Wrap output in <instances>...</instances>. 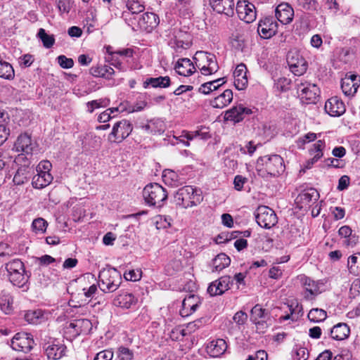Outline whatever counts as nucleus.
Returning <instances> with one entry per match:
<instances>
[{
  "mask_svg": "<svg viewBox=\"0 0 360 360\" xmlns=\"http://www.w3.org/2000/svg\"><path fill=\"white\" fill-rule=\"evenodd\" d=\"M6 276L9 281L18 288L27 287L29 276L26 274L23 262L19 259H13L5 264Z\"/></svg>",
  "mask_w": 360,
  "mask_h": 360,
  "instance_id": "f257e3e1",
  "label": "nucleus"
},
{
  "mask_svg": "<svg viewBox=\"0 0 360 360\" xmlns=\"http://www.w3.org/2000/svg\"><path fill=\"white\" fill-rule=\"evenodd\" d=\"M145 203L149 207H162L167 200L168 193L158 183L147 184L143 190Z\"/></svg>",
  "mask_w": 360,
  "mask_h": 360,
  "instance_id": "f03ea898",
  "label": "nucleus"
},
{
  "mask_svg": "<svg viewBox=\"0 0 360 360\" xmlns=\"http://www.w3.org/2000/svg\"><path fill=\"white\" fill-rule=\"evenodd\" d=\"M99 288L105 292L115 291L122 282L120 273L114 268L103 269L99 273Z\"/></svg>",
  "mask_w": 360,
  "mask_h": 360,
  "instance_id": "7ed1b4c3",
  "label": "nucleus"
},
{
  "mask_svg": "<svg viewBox=\"0 0 360 360\" xmlns=\"http://www.w3.org/2000/svg\"><path fill=\"white\" fill-rule=\"evenodd\" d=\"M257 164L259 170L264 169L268 174L274 176L281 174L285 169L283 160L278 155L260 157Z\"/></svg>",
  "mask_w": 360,
  "mask_h": 360,
  "instance_id": "20e7f679",
  "label": "nucleus"
},
{
  "mask_svg": "<svg viewBox=\"0 0 360 360\" xmlns=\"http://www.w3.org/2000/svg\"><path fill=\"white\" fill-rule=\"evenodd\" d=\"M193 59L195 61L196 66L203 75H211L216 73L219 70L216 56L212 53L197 51Z\"/></svg>",
  "mask_w": 360,
  "mask_h": 360,
  "instance_id": "39448f33",
  "label": "nucleus"
},
{
  "mask_svg": "<svg viewBox=\"0 0 360 360\" xmlns=\"http://www.w3.org/2000/svg\"><path fill=\"white\" fill-rule=\"evenodd\" d=\"M256 221L262 228L269 229L278 223L275 212L265 205L259 206L255 212Z\"/></svg>",
  "mask_w": 360,
  "mask_h": 360,
  "instance_id": "423d86ee",
  "label": "nucleus"
},
{
  "mask_svg": "<svg viewBox=\"0 0 360 360\" xmlns=\"http://www.w3.org/2000/svg\"><path fill=\"white\" fill-rule=\"evenodd\" d=\"M133 130L132 124L127 120H122L115 123L108 139L111 143H120L127 139Z\"/></svg>",
  "mask_w": 360,
  "mask_h": 360,
  "instance_id": "0eeeda50",
  "label": "nucleus"
},
{
  "mask_svg": "<svg viewBox=\"0 0 360 360\" xmlns=\"http://www.w3.org/2000/svg\"><path fill=\"white\" fill-rule=\"evenodd\" d=\"M44 349L49 360H59L65 356L67 347L63 341L53 339L44 345Z\"/></svg>",
  "mask_w": 360,
  "mask_h": 360,
  "instance_id": "6e6552de",
  "label": "nucleus"
},
{
  "mask_svg": "<svg viewBox=\"0 0 360 360\" xmlns=\"http://www.w3.org/2000/svg\"><path fill=\"white\" fill-rule=\"evenodd\" d=\"M91 322L86 319H75L66 326L65 333L72 338L87 335L92 329Z\"/></svg>",
  "mask_w": 360,
  "mask_h": 360,
  "instance_id": "1a4fd4ad",
  "label": "nucleus"
},
{
  "mask_svg": "<svg viewBox=\"0 0 360 360\" xmlns=\"http://www.w3.org/2000/svg\"><path fill=\"white\" fill-rule=\"evenodd\" d=\"M201 191L191 186L181 188V206L185 208L195 206L202 200Z\"/></svg>",
  "mask_w": 360,
  "mask_h": 360,
  "instance_id": "9d476101",
  "label": "nucleus"
},
{
  "mask_svg": "<svg viewBox=\"0 0 360 360\" xmlns=\"http://www.w3.org/2000/svg\"><path fill=\"white\" fill-rule=\"evenodd\" d=\"M34 345V341L32 335L25 332L16 333L11 340L12 348L24 353L29 352Z\"/></svg>",
  "mask_w": 360,
  "mask_h": 360,
  "instance_id": "9b49d317",
  "label": "nucleus"
},
{
  "mask_svg": "<svg viewBox=\"0 0 360 360\" xmlns=\"http://www.w3.org/2000/svg\"><path fill=\"white\" fill-rule=\"evenodd\" d=\"M287 63L290 70L296 75H303L307 69V64L304 58L296 51H290L287 55Z\"/></svg>",
  "mask_w": 360,
  "mask_h": 360,
  "instance_id": "f8f14e48",
  "label": "nucleus"
},
{
  "mask_svg": "<svg viewBox=\"0 0 360 360\" xmlns=\"http://www.w3.org/2000/svg\"><path fill=\"white\" fill-rule=\"evenodd\" d=\"M297 92L302 100L307 103H315L319 94V89L314 84L308 82L297 84Z\"/></svg>",
  "mask_w": 360,
  "mask_h": 360,
  "instance_id": "ddd939ff",
  "label": "nucleus"
},
{
  "mask_svg": "<svg viewBox=\"0 0 360 360\" xmlns=\"http://www.w3.org/2000/svg\"><path fill=\"white\" fill-rule=\"evenodd\" d=\"M236 10L239 18L247 23H250L256 19L255 7L252 3L246 1H238Z\"/></svg>",
  "mask_w": 360,
  "mask_h": 360,
  "instance_id": "4468645a",
  "label": "nucleus"
},
{
  "mask_svg": "<svg viewBox=\"0 0 360 360\" xmlns=\"http://www.w3.org/2000/svg\"><path fill=\"white\" fill-rule=\"evenodd\" d=\"M278 31V23L272 17L262 19L257 27L259 34L263 39H269L274 36Z\"/></svg>",
  "mask_w": 360,
  "mask_h": 360,
  "instance_id": "2eb2a0df",
  "label": "nucleus"
},
{
  "mask_svg": "<svg viewBox=\"0 0 360 360\" xmlns=\"http://www.w3.org/2000/svg\"><path fill=\"white\" fill-rule=\"evenodd\" d=\"M300 280L302 287L305 290L304 298L306 300H313L321 292L320 285H323V283L321 281H315L304 275L300 276Z\"/></svg>",
  "mask_w": 360,
  "mask_h": 360,
  "instance_id": "dca6fc26",
  "label": "nucleus"
},
{
  "mask_svg": "<svg viewBox=\"0 0 360 360\" xmlns=\"http://www.w3.org/2000/svg\"><path fill=\"white\" fill-rule=\"evenodd\" d=\"M233 281L229 276H224L213 281L207 288V292L211 296L221 295L227 291Z\"/></svg>",
  "mask_w": 360,
  "mask_h": 360,
  "instance_id": "f3484780",
  "label": "nucleus"
},
{
  "mask_svg": "<svg viewBox=\"0 0 360 360\" xmlns=\"http://www.w3.org/2000/svg\"><path fill=\"white\" fill-rule=\"evenodd\" d=\"M360 86V77L354 74H347L341 80V89L345 95L354 96Z\"/></svg>",
  "mask_w": 360,
  "mask_h": 360,
  "instance_id": "a211bd4d",
  "label": "nucleus"
},
{
  "mask_svg": "<svg viewBox=\"0 0 360 360\" xmlns=\"http://www.w3.org/2000/svg\"><path fill=\"white\" fill-rule=\"evenodd\" d=\"M275 15L282 24L287 25L292 21L294 10L288 3L283 2L276 8Z\"/></svg>",
  "mask_w": 360,
  "mask_h": 360,
  "instance_id": "6ab92c4d",
  "label": "nucleus"
},
{
  "mask_svg": "<svg viewBox=\"0 0 360 360\" xmlns=\"http://www.w3.org/2000/svg\"><path fill=\"white\" fill-rule=\"evenodd\" d=\"M319 198V193L314 188H310L300 193L295 199V202L300 209L309 206L311 203L316 202Z\"/></svg>",
  "mask_w": 360,
  "mask_h": 360,
  "instance_id": "aec40b11",
  "label": "nucleus"
},
{
  "mask_svg": "<svg viewBox=\"0 0 360 360\" xmlns=\"http://www.w3.org/2000/svg\"><path fill=\"white\" fill-rule=\"evenodd\" d=\"M200 303L198 296L195 294H188L181 302V317L188 316L194 311Z\"/></svg>",
  "mask_w": 360,
  "mask_h": 360,
  "instance_id": "412c9836",
  "label": "nucleus"
},
{
  "mask_svg": "<svg viewBox=\"0 0 360 360\" xmlns=\"http://www.w3.org/2000/svg\"><path fill=\"white\" fill-rule=\"evenodd\" d=\"M325 110L330 116L339 117L345 112V106L340 98L334 96L326 102Z\"/></svg>",
  "mask_w": 360,
  "mask_h": 360,
  "instance_id": "4be33fe9",
  "label": "nucleus"
},
{
  "mask_svg": "<svg viewBox=\"0 0 360 360\" xmlns=\"http://www.w3.org/2000/svg\"><path fill=\"white\" fill-rule=\"evenodd\" d=\"M251 113L252 110L250 108L239 105L227 110L225 113L224 119L233 121V122H239L245 118V115Z\"/></svg>",
  "mask_w": 360,
  "mask_h": 360,
  "instance_id": "5701e85b",
  "label": "nucleus"
},
{
  "mask_svg": "<svg viewBox=\"0 0 360 360\" xmlns=\"http://www.w3.org/2000/svg\"><path fill=\"white\" fill-rule=\"evenodd\" d=\"M210 4L214 11L232 16L234 13L233 0H210Z\"/></svg>",
  "mask_w": 360,
  "mask_h": 360,
  "instance_id": "b1692460",
  "label": "nucleus"
},
{
  "mask_svg": "<svg viewBox=\"0 0 360 360\" xmlns=\"http://www.w3.org/2000/svg\"><path fill=\"white\" fill-rule=\"evenodd\" d=\"M137 301V298L133 294L124 292L116 296L113 300V304L116 307L129 309L136 305Z\"/></svg>",
  "mask_w": 360,
  "mask_h": 360,
  "instance_id": "393cba45",
  "label": "nucleus"
},
{
  "mask_svg": "<svg viewBox=\"0 0 360 360\" xmlns=\"http://www.w3.org/2000/svg\"><path fill=\"white\" fill-rule=\"evenodd\" d=\"M246 66L241 63L238 65L233 72L234 85L238 90L244 89L248 84V78L246 76Z\"/></svg>",
  "mask_w": 360,
  "mask_h": 360,
  "instance_id": "a878e982",
  "label": "nucleus"
},
{
  "mask_svg": "<svg viewBox=\"0 0 360 360\" xmlns=\"http://www.w3.org/2000/svg\"><path fill=\"white\" fill-rule=\"evenodd\" d=\"M227 349V345L224 340L217 339L208 343L206 347L207 353L212 357H219L222 355Z\"/></svg>",
  "mask_w": 360,
  "mask_h": 360,
  "instance_id": "bb28decb",
  "label": "nucleus"
},
{
  "mask_svg": "<svg viewBox=\"0 0 360 360\" xmlns=\"http://www.w3.org/2000/svg\"><path fill=\"white\" fill-rule=\"evenodd\" d=\"M14 147L18 152H23L26 154H31L33 150V143L31 136L27 134H21L17 139Z\"/></svg>",
  "mask_w": 360,
  "mask_h": 360,
  "instance_id": "cd10ccee",
  "label": "nucleus"
},
{
  "mask_svg": "<svg viewBox=\"0 0 360 360\" xmlns=\"http://www.w3.org/2000/svg\"><path fill=\"white\" fill-rule=\"evenodd\" d=\"M89 73L94 77H102L109 80L112 79L115 70L108 65L98 64L89 69Z\"/></svg>",
  "mask_w": 360,
  "mask_h": 360,
  "instance_id": "c85d7f7f",
  "label": "nucleus"
},
{
  "mask_svg": "<svg viewBox=\"0 0 360 360\" xmlns=\"http://www.w3.org/2000/svg\"><path fill=\"white\" fill-rule=\"evenodd\" d=\"M232 100V91L231 89H226L222 94L215 97L211 101V105L215 108H223L228 105Z\"/></svg>",
  "mask_w": 360,
  "mask_h": 360,
  "instance_id": "c756f323",
  "label": "nucleus"
},
{
  "mask_svg": "<svg viewBox=\"0 0 360 360\" xmlns=\"http://www.w3.org/2000/svg\"><path fill=\"white\" fill-rule=\"evenodd\" d=\"M170 85V78L168 76L158 77H148L143 84L145 89L151 86L153 88H166Z\"/></svg>",
  "mask_w": 360,
  "mask_h": 360,
  "instance_id": "7c9ffc66",
  "label": "nucleus"
},
{
  "mask_svg": "<svg viewBox=\"0 0 360 360\" xmlns=\"http://www.w3.org/2000/svg\"><path fill=\"white\" fill-rule=\"evenodd\" d=\"M52 180L51 174L37 172L32 178V184L34 188L41 189L49 185Z\"/></svg>",
  "mask_w": 360,
  "mask_h": 360,
  "instance_id": "2f4dec72",
  "label": "nucleus"
},
{
  "mask_svg": "<svg viewBox=\"0 0 360 360\" xmlns=\"http://www.w3.org/2000/svg\"><path fill=\"white\" fill-rule=\"evenodd\" d=\"M350 333L349 328L346 323H338L333 326L330 330V336L336 340H342L346 339Z\"/></svg>",
  "mask_w": 360,
  "mask_h": 360,
  "instance_id": "473e14b6",
  "label": "nucleus"
},
{
  "mask_svg": "<svg viewBox=\"0 0 360 360\" xmlns=\"http://www.w3.org/2000/svg\"><path fill=\"white\" fill-rule=\"evenodd\" d=\"M158 16L153 13H145L142 15L141 18L139 20V25L140 27L145 30L148 28L153 29L158 24Z\"/></svg>",
  "mask_w": 360,
  "mask_h": 360,
  "instance_id": "72a5a7b5",
  "label": "nucleus"
},
{
  "mask_svg": "<svg viewBox=\"0 0 360 360\" xmlns=\"http://www.w3.org/2000/svg\"><path fill=\"white\" fill-rule=\"evenodd\" d=\"M231 259L224 253L217 255L212 262V271H220L229 266Z\"/></svg>",
  "mask_w": 360,
  "mask_h": 360,
  "instance_id": "f704fd0d",
  "label": "nucleus"
},
{
  "mask_svg": "<svg viewBox=\"0 0 360 360\" xmlns=\"http://www.w3.org/2000/svg\"><path fill=\"white\" fill-rule=\"evenodd\" d=\"M0 77L12 80L15 77V71L13 66L0 57Z\"/></svg>",
  "mask_w": 360,
  "mask_h": 360,
  "instance_id": "c9c22d12",
  "label": "nucleus"
},
{
  "mask_svg": "<svg viewBox=\"0 0 360 360\" xmlns=\"http://www.w3.org/2000/svg\"><path fill=\"white\" fill-rule=\"evenodd\" d=\"M164 183L171 187H177L179 184V175L172 169H165L162 172Z\"/></svg>",
  "mask_w": 360,
  "mask_h": 360,
  "instance_id": "e433bc0d",
  "label": "nucleus"
},
{
  "mask_svg": "<svg viewBox=\"0 0 360 360\" xmlns=\"http://www.w3.org/2000/svg\"><path fill=\"white\" fill-rule=\"evenodd\" d=\"M347 268L350 274L360 276V253L350 256L348 258Z\"/></svg>",
  "mask_w": 360,
  "mask_h": 360,
  "instance_id": "4c0bfd02",
  "label": "nucleus"
},
{
  "mask_svg": "<svg viewBox=\"0 0 360 360\" xmlns=\"http://www.w3.org/2000/svg\"><path fill=\"white\" fill-rule=\"evenodd\" d=\"M184 284L183 290L188 292V294H194V291L196 290V284L194 279V275L188 271L184 274Z\"/></svg>",
  "mask_w": 360,
  "mask_h": 360,
  "instance_id": "58836bf2",
  "label": "nucleus"
},
{
  "mask_svg": "<svg viewBox=\"0 0 360 360\" xmlns=\"http://www.w3.org/2000/svg\"><path fill=\"white\" fill-rule=\"evenodd\" d=\"M30 168L26 167H20L15 172L13 177V182L17 185H22L29 179Z\"/></svg>",
  "mask_w": 360,
  "mask_h": 360,
  "instance_id": "ea45409f",
  "label": "nucleus"
},
{
  "mask_svg": "<svg viewBox=\"0 0 360 360\" xmlns=\"http://www.w3.org/2000/svg\"><path fill=\"white\" fill-rule=\"evenodd\" d=\"M110 103V99L107 98L89 101L86 103L87 112L92 113L96 109L108 106Z\"/></svg>",
  "mask_w": 360,
  "mask_h": 360,
  "instance_id": "a19ab883",
  "label": "nucleus"
},
{
  "mask_svg": "<svg viewBox=\"0 0 360 360\" xmlns=\"http://www.w3.org/2000/svg\"><path fill=\"white\" fill-rule=\"evenodd\" d=\"M146 131L150 133H162L164 131L165 124L162 121L160 120H153L148 122L147 124L143 127Z\"/></svg>",
  "mask_w": 360,
  "mask_h": 360,
  "instance_id": "79ce46f5",
  "label": "nucleus"
},
{
  "mask_svg": "<svg viewBox=\"0 0 360 360\" xmlns=\"http://www.w3.org/2000/svg\"><path fill=\"white\" fill-rule=\"evenodd\" d=\"M307 316L310 321L318 323L324 321L327 317V314L323 309L314 308L309 311Z\"/></svg>",
  "mask_w": 360,
  "mask_h": 360,
  "instance_id": "37998d69",
  "label": "nucleus"
},
{
  "mask_svg": "<svg viewBox=\"0 0 360 360\" xmlns=\"http://www.w3.org/2000/svg\"><path fill=\"white\" fill-rule=\"evenodd\" d=\"M25 319L29 323L39 324L44 320V316L40 310L27 311L25 314Z\"/></svg>",
  "mask_w": 360,
  "mask_h": 360,
  "instance_id": "c03bdc74",
  "label": "nucleus"
},
{
  "mask_svg": "<svg viewBox=\"0 0 360 360\" xmlns=\"http://www.w3.org/2000/svg\"><path fill=\"white\" fill-rule=\"evenodd\" d=\"M266 314V309H263L259 304H256L251 309L250 319L254 323L259 324V319H264Z\"/></svg>",
  "mask_w": 360,
  "mask_h": 360,
  "instance_id": "a18cd8bd",
  "label": "nucleus"
},
{
  "mask_svg": "<svg viewBox=\"0 0 360 360\" xmlns=\"http://www.w3.org/2000/svg\"><path fill=\"white\" fill-rule=\"evenodd\" d=\"M38 37L41 40L44 47L49 49L52 47L55 43V39L53 35H49L44 29L40 28L38 34Z\"/></svg>",
  "mask_w": 360,
  "mask_h": 360,
  "instance_id": "49530a36",
  "label": "nucleus"
},
{
  "mask_svg": "<svg viewBox=\"0 0 360 360\" xmlns=\"http://www.w3.org/2000/svg\"><path fill=\"white\" fill-rule=\"evenodd\" d=\"M195 68L192 61L187 58H181V76L187 77L192 75Z\"/></svg>",
  "mask_w": 360,
  "mask_h": 360,
  "instance_id": "de8ad7c7",
  "label": "nucleus"
},
{
  "mask_svg": "<svg viewBox=\"0 0 360 360\" xmlns=\"http://www.w3.org/2000/svg\"><path fill=\"white\" fill-rule=\"evenodd\" d=\"M200 136V131H181V144L184 146H190V141H193L195 138Z\"/></svg>",
  "mask_w": 360,
  "mask_h": 360,
  "instance_id": "09e8293b",
  "label": "nucleus"
},
{
  "mask_svg": "<svg viewBox=\"0 0 360 360\" xmlns=\"http://www.w3.org/2000/svg\"><path fill=\"white\" fill-rule=\"evenodd\" d=\"M352 231L348 226H343L338 231V233L341 237L348 238L345 242L347 245H353V244L356 243L355 240H353L354 236H352Z\"/></svg>",
  "mask_w": 360,
  "mask_h": 360,
  "instance_id": "8fccbe9b",
  "label": "nucleus"
},
{
  "mask_svg": "<svg viewBox=\"0 0 360 360\" xmlns=\"http://www.w3.org/2000/svg\"><path fill=\"white\" fill-rule=\"evenodd\" d=\"M126 6L132 14L142 13L145 9L144 5L138 0H127Z\"/></svg>",
  "mask_w": 360,
  "mask_h": 360,
  "instance_id": "3c124183",
  "label": "nucleus"
},
{
  "mask_svg": "<svg viewBox=\"0 0 360 360\" xmlns=\"http://www.w3.org/2000/svg\"><path fill=\"white\" fill-rule=\"evenodd\" d=\"M47 226V221L41 217L34 219L32 223V230L35 233H44L46 231Z\"/></svg>",
  "mask_w": 360,
  "mask_h": 360,
  "instance_id": "603ef678",
  "label": "nucleus"
},
{
  "mask_svg": "<svg viewBox=\"0 0 360 360\" xmlns=\"http://www.w3.org/2000/svg\"><path fill=\"white\" fill-rule=\"evenodd\" d=\"M294 358L297 360H307L309 358L307 349L301 345H296L292 349Z\"/></svg>",
  "mask_w": 360,
  "mask_h": 360,
  "instance_id": "864d4df0",
  "label": "nucleus"
},
{
  "mask_svg": "<svg viewBox=\"0 0 360 360\" xmlns=\"http://www.w3.org/2000/svg\"><path fill=\"white\" fill-rule=\"evenodd\" d=\"M0 308L5 314H10L12 311V303L11 298L8 295L0 297Z\"/></svg>",
  "mask_w": 360,
  "mask_h": 360,
  "instance_id": "5fc2aeb1",
  "label": "nucleus"
},
{
  "mask_svg": "<svg viewBox=\"0 0 360 360\" xmlns=\"http://www.w3.org/2000/svg\"><path fill=\"white\" fill-rule=\"evenodd\" d=\"M193 1L192 0H181V9L184 8L183 15L184 18H191L193 15Z\"/></svg>",
  "mask_w": 360,
  "mask_h": 360,
  "instance_id": "6e6d98bb",
  "label": "nucleus"
},
{
  "mask_svg": "<svg viewBox=\"0 0 360 360\" xmlns=\"http://www.w3.org/2000/svg\"><path fill=\"white\" fill-rule=\"evenodd\" d=\"M117 355L120 360H134L132 351L124 347L118 348Z\"/></svg>",
  "mask_w": 360,
  "mask_h": 360,
  "instance_id": "4d7b16f0",
  "label": "nucleus"
},
{
  "mask_svg": "<svg viewBox=\"0 0 360 360\" xmlns=\"http://www.w3.org/2000/svg\"><path fill=\"white\" fill-rule=\"evenodd\" d=\"M141 274L140 269H131L124 272V277L127 281H137L141 279Z\"/></svg>",
  "mask_w": 360,
  "mask_h": 360,
  "instance_id": "13d9d810",
  "label": "nucleus"
},
{
  "mask_svg": "<svg viewBox=\"0 0 360 360\" xmlns=\"http://www.w3.org/2000/svg\"><path fill=\"white\" fill-rule=\"evenodd\" d=\"M184 112H191L193 111H195L198 105L196 101L191 96V98H188L186 100V98H184Z\"/></svg>",
  "mask_w": 360,
  "mask_h": 360,
  "instance_id": "bf43d9fd",
  "label": "nucleus"
},
{
  "mask_svg": "<svg viewBox=\"0 0 360 360\" xmlns=\"http://www.w3.org/2000/svg\"><path fill=\"white\" fill-rule=\"evenodd\" d=\"M57 61L59 65L64 69H70L74 65V60L72 58H67L64 55L58 56Z\"/></svg>",
  "mask_w": 360,
  "mask_h": 360,
  "instance_id": "052dcab7",
  "label": "nucleus"
},
{
  "mask_svg": "<svg viewBox=\"0 0 360 360\" xmlns=\"http://www.w3.org/2000/svg\"><path fill=\"white\" fill-rule=\"evenodd\" d=\"M325 148V142L321 140H319L314 145L313 148L309 150L311 155L314 156V154H321L323 156V150Z\"/></svg>",
  "mask_w": 360,
  "mask_h": 360,
  "instance_id": "680f3d73",
  "label": "nucleus"
},
{
  "mask_svg": "<svg viewBox=\"0 0 360 360\" xmlns=\"http://www.w3.org/2000/svg\"><path fill=\"white\" fill-rule=\"evenodd\" d=\"M316 139V134L314 133H308L303 136L302 137H300L297 141V146L298 147L301 148L306 143H309L311 141H314Z\"/></svg>",
  "mask_w": 360,
  "mask_h": 360,
  "instance_id": "e2e57ef3",
  "label": "nucleus"
},
{
  "mask_svg": "<svg viewBox=\"0 0 360 360\" xmlns=\"http://www.w3.org/2000/svg\"><path fill=\"white\" fill-rule=\"evenodd\" d=\"M57 7L61 13H69L71 9L70 0H57Z\"/></svg>",
  "mask_w": 360,
  "mask_h": 360,
  "instance_id": "0e129e2a",
  "label": "nucleus"
},
{
  "mask_svg": "<svg viewBox=\"0 0 360 360\" xmlns=\"http://www.w3.org/2000/svg\"><path fill=\"white\" fill-rule=\"evenodd\" d=\"M10 117L4 110H0V129H9Z\"/></svg>",
  "mask_w": 360,
  "mask_h": 360,
  "instance_id": "69168bd1",
  "label": "nucleus"
},
{
  "mask_svg": "<svg viewBox=\"0 0 360 360\" xmlns=\"http://www.w3.org/2000/svg\"><path fill=\"white\" fill-rule=\"evenodd\" d=\"M113 357V352L110 350H103L98 352L94 360H112Z\"/></svg>",
  "mask_w": 360,
  "mask_h": 360,
  "instance_id": "338daca9",
  "label": "nucleus"
},
{
  "mask_svg": "<svg viewBox=\"0 0 360 360\" xmlns=\"http://www.w3.org/2000/svg\"><path fill=\"white\" fill-rule=\"evenodd\" d=\"M51 168V163L48 161H41L39 163L36 168L37 172H44L46 174H50V170Z\"/></svg>",
  "mask_w": 360,
  "mask_h": 360,
  "instance_id": "774afa93",
  "label": "nucleus"
}]
</instances>
